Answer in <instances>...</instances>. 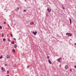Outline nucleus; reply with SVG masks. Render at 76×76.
Here are the masks:
<instances>
[{"label": "nucleus", "instance_id": "5", "mask_svg": "<svg viewBox=\"0 0 76 76\" xmlns=\"http://www.w3.org/2000/svg\"><path fill=\"white\" fill-rule=\"evenodd\" d=\"M65 69H68V66L67 65H66L65 66Z\"/></svg>", "mask_w": 76, "mask_h": 76}, {"label": "nucleus", "instance_id": "1", "mask_svg": "<svg viewBox=\"0 0 76 76\" xmlns=\"http://www.w3.org/2000/svg\"><path fill=\"white\" fill-rule=\"evenodd\" d=\"M66 35H68V37H71L72 35V34L69 33H67Z\"/></svg>", "mask_w": 76, "mask_h": 76}, {"label": "nucleus", "instance_id": "13", "mask_svg": "<svg viewBox=\"0 0 76 76\" xmlns=\"http://www.w3.org/2000/svg\"><path fill=\"white\" fill-rule=\"evenodd\" d=\"M15 49H12V52H14V53H15Z\"/></svg>", "mask_w": 76, "mask_h": 76}, {"label": "nucleus", "instance_id": "35", "mask_svg": "<svg viewBox=\"0 0 76 76\" xmlns=\"http://www.w3.org/2000/svg\"><path fill=\"white\" fill-rule=\"evenodd\" d=\"M75 45H76V43H75Z\"/></svg>", "mask_w": 76, "mask_h": 76}, {"label": "nucleus", "instance_id": "14", "mask_svg": "<svg viewBox=\"0 0 76 76\" xmlns=\"http://www.w3.org/2000/svg\"><path fill=\"white\" fill-rule=\"evenodd\" d=\"M16 10H19V7H18L16 8Z\"/></svg>", "mask_w": 76, "mask_h": 76}, {"label": "nucleus", "instance_id": "27", "mask_svg": "<svg viewBox=\"0 0 76 76\" xmlns=\"http://www.w3.org/2000/svg\"><path fill=\"white\" fill-rule=\"evenodd\" d=\"M26 11V10H23V12H25Z\"/></svg>", "mask_w": 76, "mask_h": 76}, {"label": "nucleus", "instance_id": "17", "mask_svg": "<svg viewBox=\"0 0 76 76\" xmlns=\"http://www.w3.org/2000/svg\"><path fill=\"white\" fill-rule=\"evenodd\" d=\"M2 57H3V56H2V55H1V57H0V59H1V58H2Z\"/></svg>", "mask_w": 76, "mask_h": 76}, {"label": "nucleus", "instance_id": "25", "mask_svg": "<svg viewBox=\"0 0 76 76\" xmlns=\"http://www.w3.org/2000/svg\"><path fill=\"white\" fill-rule=\"evenodd\" d=\"M14 66H15V67H16V64H15L14 65Z\"/></svg>", "mask_w": 76, "mask_h": 76}, {"label": "nucleus", "instance_id": "3", "mask_svg": "<svg viewBox=\"0 0 76 76\" xmlns=\"http://www.w3.org/2000/svg\"><path fill=\"white\" fill-rule=\"evenodd\" d=\"M47 11H48V12H49V13H50V12H51V10L49 9V8H48Z\"/></svg>", "mask_w": 76, "mask_h": 76}, {"label": "nucleus", "instance_id": "6", "mask_svg": "<svg viewBox=\"0 0 76 76\" xmlns=\"http://www.w3.org/2000/svg\"><path fill=\"white\" fill-rule=\"evenodd\" d=\"M1 69L3 71V72H4L5 70L4 68H3V67H2L1 68Z\"/></svg>", "mask_w": 76, "mask_h": 76}, {"label": "nucleus", "instance_id": "28", "mask_svg": "<svg viewBox=\"0 0 76 76\" xmlns=\"http://www.w3.org/2000/svg\"><path fill=\"white\" fill-rule=\"evenodd\" d=\"M27 67H29V66L28 65L27 66Z\"/></svg>", "mask_w": 76, "mask_h": 76}, {"label": "nucleus", "instance_id": "4", "mask_svg": "<svg viewBox=\"0 0 76 76\" xmlns=\"http://www.w3.org/2000/svg\"><path fill=\"white\" fill-rule=\"evenodd\" d=\"M69 20L70 21V24H72V20L70 18H69Z\"/></svg>", "mask_w": 76, "mask_h": 76}, {"label": "nucleus", "instance_id": "33", "mask_svg": "<svg viewBox=\"0 0 76 76\" xmlns=\"http://www.w3.org/2000/svg\"><path fill=\"white\" fill-rule=\"evenodd\" d=\"M7 76H9V75H7Z\"/></svg>", "mask_w": 76, "mask_h": 76}, {"label": "nucleus", "instance_id": "22", "mask_svg": "<svg viewBox=\"0 0 76 76\" xmlns=\"http://www.w3.org/2000/svg\"><path fill=\"white\" fill-rule=\"evenodd\" d=\"M70 72H72V69H70Z\"/></svg>", "mask_w": 76, "mask_h": 76}, {"label": "nucleus", "instance_id": "32", "mask_svg": "<svg viewBox=\"0 0 76 76\" xmlns=\"http://www.w3.org/2000/svg\"><path fill=\"white\" fill-rule=\"evenodd\" d=\"M8 26H9V27H10L9 26V24H8Z\"/></svg>", "mask_w": 76, "mask_h": 76}, {"label": "nucleus", "instance_id": "10", "mask_svg": "<svg viewBox=\"0 0 76 76\" xmlns=\"http://www.w3.org/2000/svg\"><path fill=\"white\" fill-rule=\"evenodd\" d=\"M34 22H31L30 23V25H34Z\"/></svg>", "mask_w": 76, "mask_h": 76}, {"label": "nucleus", "instance_id": "21", "mask_svg": "<svg viewBox=\"0 0 76 76\" xmlns=\"http://www.w3.org/2000/svg\"><path fill=\"white\" fill-rule=\"evenodd\" d=\"M0 28L1 29H2V27H1V26H0Z\"/></svg>", "mask_w": 76, "mask_h": 76}, {"label": "nucleus", "instance_id": "31", "mask_svg": "<svg viewBox=\"0 0 76 76\" xmlns=\"http://www.w3.org/2000/svg\"><path fill=\"white\" fill-rule=\"evenodd\" d=\"M14 39H15V40H16V39L15 38H14Z\"/></svg>", "mask_w": 76, "mask_h": 76}, {"label": "nucleus", "instance_id": "19", "mask_svg": "<svg viewBox=\"0 0 76 76\" xmlns=\"http://www.w3.org/2000/svg\"><path fill=\"white\" fill-rule=\"evenodd\" d=\"M62 8H63V9H65V8H64V7H63V5H62Z\"/></svg>", "mask_w": 76, "mask_h": 76}, {"label": "nucleus", "instance_id": "29", "mask_svg": "<svg viewBox=\"0 0 76 76\" xmlns=\"http://www.w3.org/2000/svg\"><path fill=\"white\" fill-rule=\"evenodd\" d=\"M6 22H4V24H6Z\"/></svg>", "mask_w": 76, "mask_h": 76}, {"label": "nucleus", "instance_id": "12", "mask_svg": "<svg viewBox=\"0 0 76 76\" xmlns=\"http://www.w3.org/2000/svg\"><path fill=\"white\" fill-rule=\"evenodd\" d=\"M11 44H15V43L14 42V41H12L11 42Z\"/></svg>", "mask_w": 76, "mask_h": 76}, {"label": "nucleus", "instance_id": "26", "mask_svg": "<svg viewBox=\"0 0 76 76\" xmlns=\"http://www.w3.org/2000/svg\"><path fill=\"white\" fill-rule=\"evenodd\" d=\"M74 67H75V69H76V66H75Z\"/></svg>", "mask_w": 76, "mask_h": 76}, {"label": "nucleus", "instance_id": "34", "mask_svg": "<svg viewBox=\"0 0 76 76\" xmlns=\"http://www.w3.org/2000/svg\"><path fill=\"white\" fill-rule=\"evenodd\" d=\"M5 66H7V64H5Z\"/></svg>", "mask_w": 76, "mask_h": 76}, {"label": "nucleus", "instance_id": "30", "mask_svg": "<svg viewBox=\"0 0 76 76\" xmlns=\"http://www.w3.org/2000/svg\"><path fill=\"white\" fill-rule=\"evenodd\" d=\"M8 36H9V34H7V37H8Z\"/></svg>", "mask_w": 76, "mask_h": 76}, {"label": "nucleus", "instance_id": "16", "mask_svg": "<svg viewBox=\"0 0 76 76\" xmlns=\"http://www.w3.org/2000/svg\"><path fill=\"white\" fill-rule=\"evenodd\" d=\"M6 40V39L3 38V41H5Z\"/></svg>", "mask_w": 76, "mask_h": 76}, {"label": "nucleus", "instance_id": "38", "mask_svg": "<svg viewBox=\"0 0 76 76\" xmlns=\"http://www.w3.org/2000/svg\"><path fill=\"white\" fill-rule=\"evenodd\" d=\"M17 76V75H16V76Z\"/></svg>", "mask_w": 76, "mask_h": 76}, {"label": "nucleus", "instance_id": "37", "mask_svg": "<svg viewBox=\"0 0 76 76\" xmlns=\"http://www.w3.org/2000/svg\"><path fill=\"white\" fill-rule=\"evenodd\" d=\"M48 0V1L49 0Z\"/></svg>", "mask_w": 76, "mask_h": 76}, {"label": "nucleus", "instance_id": "24", "mask_svg": "<svg viewBox=\"0 0 76 76\" xmlns=\"http://www.w3.org/2000/svg\"><path fill=\"white\" fill-rule=\"evenodd\" d=\"M2 37H3V36H4L3 33H2Z\"/></svg>", "mask_w": 76, "mask_h": 76}, {"label": "nucleus", "instance_id": "15", "mask_svg": "<svg viewBox=\"0 0 76 76\" xmlns=\"http://www.w3.org/2000/svg\"><path fill=\"white\" fill-rule=\"evenodd\" d=\"M47 58H48V59H49V58H50V57L48 56L47 57Z\"/></svg>", "mask_w": 76, "mask_h": 76}, {"label": "nucleus", "instance_id": "20", "mask_svg": "<svg viewBox=\"0 0 76 76\" xmlns=\"http://www.w3.org/2000/svg\"><path fill=\"white\" fill-rule=\"evenodd\" d=\"M10 34L11 35V37H13V34Z\"/></svg>", "mask_w": 76, "mask_h": 76}, {"label": "nucleus", "instance_id": "23", "mask_svg": "<svg viewBox=\"0 0 76 76\" xmlns=\"http://www.w3.org/2000/svg\"><path fill=\"white\" fill-rule=\"evenodd\" d=\"M7 41H10V39H7Z\"/></svg>", "mask_w": 76, "mask_h": 76}, {"label": "nucleus", "instance_id": "11", "mask_svg": "<svg viewBox=\"0 0 76 76\" xmlns=\"http://www.w3.org/2000/svg\"><path fill=\"white\" fill-rule=\"evenodd\" d=\"M14 47L15 48H16L17 47V45L16 44L14 45Z\"/></svg>", "mask_w": 76, "mask_h": 76}, {"label": "nucleus", "instance_id": "2", "mask_svg": "<svg viewBox=\"0 0 76 76\" xmlns=\"http://www.w3.org/2000/svg\"><path fill=\"white\" fill-rule=\"evenodd\" d=\"M33 34H34V35H37V31H36L35 32H34V31H33L32 32Z\"/></svg>", "mask_w": 76, "mask_h": 76}, {"label": "nucleus", "instance_id": "8", "mask_svg": "<svg viewBox=\"0 0 76 76\" xmlns=\"http://www.w3.org/2000/svg\"><path fill=\"white\" fill-rule=\"evenodd\" d=\"M7 57L8 58H10V55H8L7 56Z\"/></svg>", "mask_w": 76, "mask_h": 76}, {"label": "nucleus", "instance_id": "7", "mask_svg": "<svg viewBox=\"0 0 76 76\" xmlns=\"http://www.w3.org/2000/svg\"><path fill=\"white\" fill-rule=\"evenodd\" d=\"M60 59H61V58H58L57 60L58 61V62H60Z\"/></svg>", "mask_w": 76, "mask_h": 76}, {"label": "nucleus", "instance_id": "9", "mask_svg": "<svg viewBox=\"0 0 76 76\" xmlns=\"http://www.w3.org/2000/svg\"><path fill=\"white\" fill-rule=\"evenodd\" d=\"M48 62L49 63H50V64H51L52 63L51 62V61H50V59H49L48 60Z\"/></svg>", "mask_w": 76, "mask_h": 76}, {"label": "nucleus", "instance_id": "36", "mask_svg": "<svg viewBox=\"0 0 76 76\" xmlns=\"http://www.w3.org/2000/svg\"><path fill=\"white\" fill-rule=\"evenodd\" d=\"M47 56H48V54H47Z\"/></svg>", "mask_w": 76, "mask_h": 76}, {"label": "nucleus", "instance_id": "18", "mask_svg": "<svg viewBox=\"0 0 76 76\" xmlns=\"http://www.w3.org/2000/svg\"><path fill=\"white\" fill-rule=\"evenodd\" d=\"M7 73L8 74H9V71H7Z\"/></svg>", "mask_w": 76, "mask_h": 76}]
</instances>
